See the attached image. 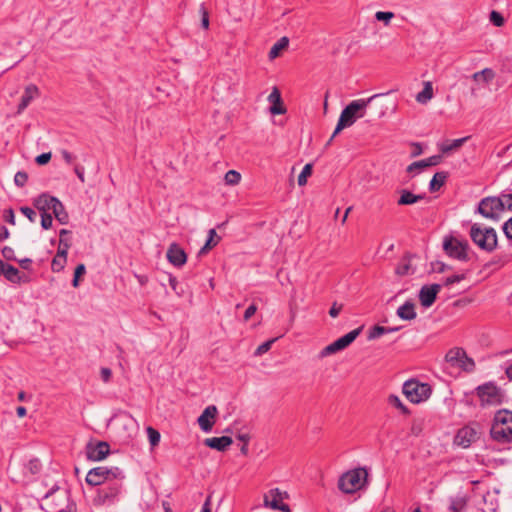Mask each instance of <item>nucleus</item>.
Returning <instances> with one entry per match:
<instances>
[{"label": "nucleus", "mask_w": 512, "mask_h": 512, "mask_svg": "<svg viewBox=\"0 0 512 512\" xmlns=\"http://www.w3.org/2000/svg\"><path fill=\"white\" fill-rule=\"evenodd\" d=\"M383 94H374L368 99H357L350 102L341 112L338 119L337 126L333 132L330 141L335 137L341 130L346 127L352 126L358 118L365 116L366 109L370 102L375 98L382 96Z\"/></svg>", "instance_id": "obj_1"}, {"label": "nucleus", "mask_w": 512, "mask_h": 512, "mask_svg": "<svg viewBox=\"0 0 512 512\" xmlns=\"http://www.w3.org/2000/svg\"><path fill=\"white\" fill-rule=\"evenodd\" d=\"M490 435L493 440L499 443L512 441V411L502 409L495 413Z\"/></svg>", "instance_id": "obj_2"}, {"label": "nucleus", "mask_w": 512, "mask_h": 512, "mask_svg": "<svg viewBox=\"0 0 512 512\" xmlns=\"http://www.w3.org/2000/svg\"><path fill=\"white\" fill-rule=\"evenodd\" d=\"M44 504L48 512H74L75 504L70 499L69 491L58 486L45 494Z\"/></svg>", "instance_id": "obj_3"}, {"label": "nucleus", "mask_w": 512, "mask_h": 512, "mask_svg": "<svg viewBox=\"0 0 512 512\" xmlns=\"http://www.w3.org/2000/svg\"><path fill=\"white\" fill-rule=\"evenodd\" d=\"M470 237L484 251L492 252L497 246V234L491 227L474 223L470 228Z\"/></svg>", "instance_id": "obj_4"}, {"label": "nucleus", "mask_w": 512, "mask_h": 512, "mask_svg": "<svg viewBox=\"0 0 512 512\" xmlns=\"http://www.w3.org/2000/svg\"><path fill=\"white\" fill-rule=\"evenodd\" d=\"M367 476L364 468L350 470L339 478L338 488L346 494H352L364 486Z\"/></svg>", "instance_id": "obj_5"}, {"label": "nucleus", "mask_w": 512, "mask_h": 512, "mask_svg": "<svg viewBox=\"0 0 512 512\" xmlns=\"http://www.w3.org/2000/svg\"><path fill=\"white\" fill-rule=\"evenodd\" d=\"M124 475L121 469L118 467H105L100 466L91 469L87 476L86 482L92 486H99L105 483H110L113 480H123Z\"/></svg>", "instance_id": "obj_6"}, {"label": "nucleus", "mask_w": 512, "mask_h": 512, "mask_svg": "<svg viewBox=\"0 0 512 512\" xmlns=\"http://www.w3.org/2000/svg\"><path fill=\"white\" fill-rule=\"evenodd\" d=\"M402 392L411 403L419 404L430 397L432 390L429 384L410 379L404 382Z\"/></svg>", "instance_id": "obj_7"}, {"label": "nucleus", "mask_w": 512, "mask_h": 512, "mask_svg": "<svg viewBox=\"0 0 512 512\" xmlns=\"http://www.w3.org/2000/svg\"><path fill=\"white\" fill-rule=\"evenodd\" d=\"M289 499L287 491L280 488H272L263 495V507L273 511L292 512L288 504L285 503Z\"/></svg>", "instance_id": "obj_8"}, {"label": "nucleus", "mask_w": 512, "mask_h": 512, "mask_svg": "<svg viewBox=\"0 0 512 512\" xmlns=\"http://www.w3.org/2000/svg\"><path fill=\"white\" fill-rule=\"evenodd\" d=\"M121 488L122 480H113L110 483H107L106 486L97 491V494L93 499V504L95 506L114 504L118 500Z\"/></svg>", "instance_id": "obj_9"}, {"label": "nucleus", "mask_w": 512, "mask_h": 512, "mask_svg": "<svg viewBox=\"0 0 512 512\" xmlns=\"http://www.w3.org/2000/svg\"><path fill=\"white\" fill-rule=\"evenodd\" d=\"M112 423L121 439L127 441L133 437L138 428L137 421L128 413L123 412L112 419Z\"/></svg>", "instance_id": "obj_10"}, {"label": "nucleus", "mask_w": 512, "mask_h": 512, "mask_svg": "<svg viewBox=\"0 0 512 512\" xmlns=\"http://www.w3.org/2000/svg\"><path fill=\"white\" fill-rule=\"evenodd\" d=\"M476 392L482 406L499 405L502 403L503 395L501 390L491 382L478 386Z\"/></svg>", "instance_id": "obj_11"}, {"label": "nucleus", "mask_w": 512, "mask_h": 512, "mask_svg": "<svg viewBox=\"0 0 512 512\" xmlns=\"http://www.w3.org/2000/svg\"><path fill=\"white\" fill-rule=\"evenodd\" d=\"M445 360L452 366L461 368L467 372H471L475 368L474 360L467 356L464 349L459 347L450 349L446 353Z\"/></svg>", "instance_id": "obj_12"}, {"label": "nucleus", "mask_w": 512, "mask_h": 512, "mask_svg": "<svg viewBox=\"0 0 512 512\" xmlns=\"http://www.w3.org/2000/svg\"><path fill=\"white\" fill-rule=\"evenodd\" d=\"M360 331L361 328L354 329L324 347L319 354L320 358L327 357L347 348L357 338V336L360 334Z\"/></svg>", "instance_id": "obj_13"}, {"label": "nucleus", "mask_w": 512, "mask_h": 512, "mask_svg": "<svg viewBox=\"0 0 512 512\" xmlns=\"http://www.w3.org/2000/svg\"><path fill=\"white\" fill-rule=\"evenodd\" d=\"M503 202L501 195L499 197H487L481 200L478 211L485 218L495 219L503 211Z\"/></svg>", "instance_id": "obj_14"}, {"label": "nucleus", "mask_w": 512, "mask_h": 512, "mask_svg": "<svg viewBox=\"0 0 512 512\" xmlns=\"http://www.w3.org/2000/svg\"><path fill=\"white\" fill-rule=\"evenodd\" d=\"M467 247V243L452 237L445 239L443 243V248L450 257L462 261L467 259Z\"/></svg>", "instance_id": "obj_15"}, {"label": "nucleus", "mask_w": 512, "mask_h": 512, "mask_svg": "<svg viewBox=\"0 0 512 512\" xmlns=\"http://www.w3.org/2000/svg\"><path fill=\"white\" fill-rule=\"evenodd\" d=\"M217 414L218 409L215 405H209L203 410L197 419L198 425L202 431L206 433L212 431Z\"/></svg>", "instance_id": "obj_16"}, {"label": "nucleus", "mask_w": 512, "mask_h": 512, "mask_svg": "<svg viewBox=\"0 0 512 512\" xmlns=\"http://www.w3.org/2000/svg\"><path fill=\"white\" fill-rule=\"evenodd\" d=\"M440 290V284L424 285L419 292L421 305L426 308L430 307L435 302L436 296Z\"/></svg>", "instance_id": "obj_17"}, {"label": "nucleus", "mask_w": 512, "mask_h": 512, "mask_svg": "<svg viewBox=\"0 0 512 512\" xmlns=\"http://www.w3.org/2000/svg\"><path fill=\"white\" fill-rule=\"evenodd\" d=\"M40 96L39 88L35 84H29L25 87L20 103L17 107V114L20 115L30 105V103Z\"/></svg>", "instance_id": "obj_18"}, {"label": "nucleus", "mask_w": 512, "mask_h": 512, "mask_svg": "<svg viewBox=\"0 0 512 512\" xmlns=\"http://www.w3.org/2000/svg\"><path fill=\"white\" fill-rule=\"evenodd\" d=\"M42 465L41 462L36 459H30L27 463L22 466V477H18L16 475L13 476V480L16 482H26L30 480V478L41 471Z\"/></svg>", "instance_id": "obj_19"}, {"label": "nucleus", "mask_w": 512, "mask_h": 512, "mask_svg": "<svg viewBox=\"0 0 512 512\" xmlns=\"http://www.w3.org/2000/svg\"><path fill=\"white\" fill-rule=\"evenodd\" d=\"M477 439V431L470 427L465 426L458 430L455 436V444L463 448L469 447Z\"/></svg>", "instance_id": "obj_20"}, {"label": "nucleus", "mask_w": 512, "mask_h": 512, "mask_svg": "<svg viewBox=\"0 0 512 512\" xmlns=\"http://www.w3.org/2000/svg\"><path fill=\"white\" fill-rule=\"evenodd\" d=\"M166 256L168 261L176 267L183 266L187 261V254L177 243L170 244Z\"/></svg>", "instance_id": "obj_21"}, {"label": "nucleus", "mask_w": 512, "mask_h": 512, "mask_svg": "<svg viewBox=\"0 0 512 512\" xmlns=\"http://www.w3.org/2000/svg\"><path fill=\"white\" fill-rule=\"evenodd\" d=\"M110 452V447L106 442L97 444H88L86 448L87 457L93 461L103 460Z\"/></svg>", "instance_id": "obj_22"}, {"label": "nucleus", "mask_w": 512, "mask_h": 512, "mask_svg": "<svg viewBox=\"0 0 512 512\" xmlns=\"http://www.w3.org/2000/svg\"><path fill=\"white\" fill-rule=\"evenodd\" d=\"M268 101L271 103L270 113L273 115H281L286 112L283 105L280 91L277 87H273L271 93L268 96Z\"/></svg>", "instance_id": "obj_23"}, {"label": "nucleus", "mask_w": 512, "mask_h": 512, "mask_svg": "<svg viewBox=\"0 0 512 512\" xmlns=\"http://www.w3.org/2000/svg\"><path fill=\"white\" fill-rule=\"evenodd\" d=\"M232 438L228 436L206 438L204 444L217 451H225L231 444Z\"/></svg>", "instance_id": "obj_24"}, {"label": "nucleus", "mask_w": 512, "mask_h": 512, "mask_svg": "<svg viewBox=\"0 0 512 512\" xmlns=\"http://www.w3.org/2000/svg\"><path fill=\"white\" fill-rule=\"evenodd\" d=\"M53 200H56V197L43 193L33 200V205L41 214L49 213L52 211Z\"/></svg>", "instance_id": "obj_25"}, {"label": "nucleus", "mask_w": 512, "mask_h": 512, "mask_svg": "<svg viewBox=\"0 0 512 512\" xmlns=\"http://www.w3.org/2000/svg\"><path fill=\"white\" fill-rule=\"evenodd\" d=\"M441 161H442V156L441 155H434V156H431V157H429L427 159H423V160L411 163L407 167V171L408 172H413L414 170H420V169H423L425 167L436 166Z\"/></svg>", "instance_id": "obj_26"}, {"label": "nucleus", "mask_w": 512, "mask_h": 512, "mask_svg": "<svg viewBox=\"0 0 512 512\" xmlns=\"http://www.w3.org/2000/svg\"><path fill=\"white\" fill-rule=\"evenodd\" d=\"M52 213L55 216V218L59 221V223H61V224L68 223V221H69L68 213L66 212L64 205L58 198H56V200H53Z\"/></svg>", "instance_id": "obj_27"}, {"label": "nucleus", "mask_w": 512, "mask_h": 512, "mask_svg": "<svg viewBox=\"0 0 512 512\" xmlns=\"http://www.w3.org/2000/svg\"><path fill=\"white\" fill-rule=\"evenodd\" d=\"M468 139H469V136L455 139L452 141H445V142L439 144L438 147H439V150L443 154H449L450 152L459 149Z\"/></svg>", "instance_id": "obj_28"}, {"label": "nucleus", "mask_w": 512, "mask_h": 512, "mask_svg": "<svg viewBox=\"0 0 512 512\" xmlns=\"http://www.w3.org/2000/svg\"><path fill=\"white\" fill-rule=\"evenodd\" d=\"M495 77V72L491 68H484L481 71L475 72L471 78L479 84H489Z\"/></svg>", "instance_id": "obj_29"}, {"label": "nucleus", "mask_w": 512, "mask_h": 512, "mask_svg": "<svg viewBox=\"0 0 512 512\" xmlns=\"http://www.w3.org/2000/svg\"><path fill=\"white\" fill-rule=\"evenodd\" d=\"M397 315L403 320H413L416 318L414 303L407 301L397 309Z\"/></svg>", "instance_id": "obj_30"}, {"label": "nucleus", "mask_w": 512, "mask_h": 512, "mask_svg": "<svg viewBox=\"0 0 512 512\" xmlns=\"http://www.w3.org/2000/svg\"><path fill=\"white\" fill-rule=\"evenodd\" d=\"M400 194V198L397 201L398 205H412L424 198L423 195H415L412 192L405 189L401 190Z\"/></svg>", "instance_id": "obj_31"}, {"label": "nucleus", "mask_w": 512, "mask_h": 512, "mask_svg": "<svg viewBox=\"0 0 512 512\" xmlns=\"http://www.w3.org/2000/svg\"><path fill=\"white\" fill-rule=\"evenodd\" d=\"M70 233L71 232L67 229H61L59 231L60 239H59L58 251L60 252L61 256H67V254H68V250L71 246V241H70V238H68L67 236L70 235Z\"/></svg>", "instance_id": "obj_32"}, {"label": "nucleus", "mask_w": 512, "mask_h": 512, "mask_svg": "<svg viewBox=\"0 0 512 512\" xmlns=\"http://www.w3.org/2000/svg\"><path fill=\"white\" fill-rule=\"evenodd\" d=\"M220 237L216 234L215 229H210L208 232V239L204 246L199 250L198 256L206 254L210 249L218 244Z\"/></svg>", "instance_id": "obj_33"}, {"label": "nucleus", "mask_w": 512, "mask_h": 512, "mask_svg": "<svg viewBox=\"0 0 512 512\" xmlns=\"http://www.w3.org/2000/svg\"><path fill=\"white\" fill-rule=\"evenodd\" d=\"M397 275L405 276L412 274L414 269L411 266V257L409 255L404 256L398 263L396 270Z\"/></svg>", "instance_id": "obj_34"}, {"label": "nucleus", "mask_w": 512, "mask_h": 512, "mask_svg": "<svg viewBox=\"0 0 512 512\" xmlns=\"http://www.w3.org/2000/svg\"><path fill=\"white\" fill-rule=\"evenodd\" d=\"M432 97H433L432 83L429 81L424 82V87H423L422 91H420L416 95V101L420 104H426L432 99Z\"/></svg>", "instance_id": "obj_35"}, {"label": "nucleus", "mask_w": 512, "mask_h": 512, "mask_svg": "<svg viewBox=\"0 0 512 512\" xmlns=\"http://www.w3.org/2000/svg\"><path fill=\"white\" fill-rule=\"evenodd\" d=\"M289 45V39L287 37L280 38L270 49L269 51V59L273 60L277 58L283 50H285Z\"/></svg>", "instance_id": "obj_36"}, {"label": "nucleus", "mask_w": 512, "mask_h": 512, "mask_svg": "<svg viewBox=\"0 0 512 512\" xmlns=\"http://www.w3.org/2000/svg\"><path fill=\"white\" fill-rule=\"evenodd\" d=\"M467 505V498L464 495H457L450 498L449 511L463 512Z\"/></svg>", "instance_id": "obj_37"}, {"label": "nucleus", "mask_w": 512, "mask_h": 512, "mask_svg": "<svg viewBox=\"0 0 512 512\" xmlns=\"http://www.w3.org/2000/svg\"><path fill=\"white\" fill-rule=\"evenodd\" d=\"M2 275H4L5 278L10 282H20L19 270L12 265L5 264L4 272H2Z\"/></svg>", "instance_id": "obj_38"}, {"label": "nucleus", "mask_w": 512, "mask_h": 512, "mask_svg": "<svg viewBox=\"0 0 512 512\" xmlns=\"http://www.w3.org/2000/svg\"><path fill=\"white\" fill-rule=\"evenodd\" d=\"M388 403L395 407L396 409L400 410L401 413L408 415L410 413V410L403 404L400 397L397 395H390L388 397Z\"/></svg>", "instance_id": "obj_39"}, {"label": "nucleus", "mask_w": 512, "mask_h": 512, "mask_svg": "<svg viewBox=\"0 0 512 512\" xmlns=\"http://www.w3.org/2000/svg\"><path fill=\"white\" fill-rule=\"evenodd\" d=\"M66 261H67V256H61L60 252L57 251L56 256L52 260V264H51L52 270L54 272H60L61 270L64 269Z\"/></svg>", "instance_id": "obj_40"}, {"label": "nucleus", "mask_w": 512, "mask_h": 512, "mask_svg": "<svg viewBox=\"0 0 512 512\" xmlns=\"http://www.w3.org/2000/svg\"><path fill=\"white\" fill-rule=\"evenodd\" d=\"M446 175L445 173H436L430 181L429 189L431 191L438 190L445 182Z\"/></svg>", "instance_id": "obj_41"}, {"label": "nucleus", "mask_w": 512, "mask_h": 512, "mask_svg": "<svg viewBox=\"0 0 512 512\" xmlns=\"http://www.w3.org/2000/svg\"><path fill=\"white\" fill-rule=\"evenodd\" d=\"M147 431V435H148V439H149V443L151 445L152 448L156 447L159 442H160V439H161V435L160 433L154 429L153 427H147L146 429Z\"/></svg>", "instance_id": "obj_42"}, {"label": "nucleus", "mask_w": 512, "mask_h": 512, "mask_svg": "<svg viewBox=\"0 0 512 512\" xmlns=\"http://www.w3.org/2000/svg\"><path fill=\"white\" fill-rule=\"evenodd\" d=\"M312 168H313V166H312V164H310V163L306 164V165L303 167V169H302L301 173H300V174H299V176H298V180H297V181H298V185H299V186H304V185H306V183H307V178H308L309 176H311V174H312Z\"/></svg>", "instance_id": "obj_43"}, {"label": "nucleus", "mask_w": 512, "mask_h": 512, "mask_svg": "<svg viewBox=\"0 0 512 512\" xmlns=\"http://www.w3.org/2000/svg\"><path fill=\"white\" fill-rule=\"evenodd\" d=\"M227 185H237L241 180V175L235 170H229L224 177Z\"/></svg>", "instance_id": "obj_44"}, {"label": "nucleus", "mask_w": 512, "mask_h": 512, "mask_svg": "<svg viewBox=\"0 0 512 512\" xmlns=\"http://www.w3.org/2000/svg\"><path fill=\"white\" fill-rule=\"evenodd\" d=\"M375 18L378 21L384 22L386 26L390 24L391 19L394 18V13L390 11H378L375 13Z\"/></svg>", "instance_id": "obj_45"}, {"label": "nucleus", "mask_w": 512, "mask_h": 512, "mask_svg": "<svg viewBox=\"0 0 512 512\" xmlns=\"http://www.w3.org/2000/svg\"><path fill=\"white\" fill-rule=\"evenodd\" d=\"M384 334H387V327L376 325L370 330L368 339L369 340L377 339Z\"/></svg>", "instance_id": "obj_46"}, {"label": "nucleus", "mask_w": 512, "mask_h": 512, "mask_svg": "<svg viewBox=\"0 0 512 512\" xmlns=\"http://www.w3.org/2000/svg\"><path fill=\"white\" fill-rule=\"evenodd\" d=\"M86 272V267L84 264H79L76 269H75V272H74V278L72 280V285L73 287H78L79 286V278L84 275Z\"/></svg>", "instance_id": "obj_47"}, {"label": "nucleus", "mask_w": 512, "mask_h": 512, "mask_svg": "<svg viewBox=\"0 0 512 512\" xmlns=\"http://www.w3.org/2000/svg\"><path fill=\"white\" fill-rule=\"evenodd\" d=\"M276 338L270 339L264 343H262L255 351V355L260 356L266 352H268L272 346V344L275 342Z\"/></svg>", "instance_id": "obj_48"}, {"label": "nucleus", "mask_w": 512, "mask_h": 512, "mask_svg": "<svg viewBox=\"0 0 512 512\" xmlns=\"http://www.w3.org/2000/svg\"><path fill=\"white\" fill-rule=\"evenodd\" d=\"M28 180V175L26 172L18 171L14 176V182L18 187H23Z\"/></svg>", "instance_id": "obj_49"}, {"label": "nucleus", "mask_w": 512, "mask_h": 512, "mask_svg": "<svg viewBox=\"0 0 512 512\" xmlns=\"http://www.w3.org/2000/svg\"><path fill=\"white\" fill-rule=\"evenodd\" d=\"M490 21L497 27H501L504 24L503 16L497 11L490 13Z\"/></svg>", "instance_id": "obj_50"}, {"label": "nucleus", "mask_w": 512, "mask_h": 512, "mask_svg": "<svg viewBox=\"0 0 512 512\" xmlns=\"http://www.w3.org/2000/svg\"><path fill=\"white\" fill-rule=\"evenodd\" d=\"M53 218L49 213L41 214V226L43 229L47 230L52 227Z\"/></svg>", "instance_id": "obj_51"}, {"label": "nucleus", "mask_w": 512, "mask_h": 512, "mask_svg": "<svg viewBox=\"0 0 512 512\" xmlns=\"http://www.w3.org/2000/svg\"><path fill=\"white\" fill-rule=\"evenodd\" d=\"M20 211L23 215H25L29 219L30 222H32V223L35 222L37 215H36V212L32 208L24 206V207L20 208Z\"/></svg>", "instance_id": "obj_52"}, {"label": "nucleus", "mask_w": 512, "mask_h": 512, "mask_svg": "<svg viewBox=\"0 0 512 512\" xmlns=\"http://www.w3.org/2000/svg\"><path fill=\"white\" fill-rule=\"evenodd\" d=\"M503 208L512 210V193H502Z\"/></svg>", "instance_id": "obj_53"}, {"label": "nucleus", "mask_w": 512, "mask_h": 512, "mask_svg": "<svg viewBox=\"0 0 512 512\" xmlns=\"http://www.w3.org/2000/svg\"><path fill=\"white\" fill-rule=\"evenodd\" d=\"M1 252H2L3 257L6 260H8V261L16 260L15 252H14L13 248H11L9 246H5V247H3Z\"/></svg>", "instance_id": "obj_54"}, {"label": "nucleus", "mask_w": 512, "mask_h": 512, "mask_svg": "<svg viewBox=\"0 0 512 512\" xmlns=\"http://www.w3.org/2000/svg\"><path fill=\"white\" fill-rule=\"evenodd\" d=\"M3 217L5 221L10 223L11 225H15V214L13 209L9 208L4 211Z\"/></svg>", "instance_id": "obj_55"}, {"label": "nucleus", "mask_w": 512, "mask_h": 512, "mask_svg": "<svg viewBox=\"0 0 512 512\" xmlns=\"http://www.w3.org/2000/svg\"><path fill=\"white\" fill-rule=\"evenodd\" d=\"M200 11L202 13V19H201V26L204 28V29H208L209 28V16H208V12L206 11V9L204 8V6H201L200 7Z\"/></svg>", "instance_id": "obj_56"}, {"label": "nucleus", "mask_w": 512, "mask_h": 512, "mask_svg": "<svg viewBox=\"0 0 512 512\" xmlns=\"http://www.w3.org/2000/svg\"><path fill=\"white\" fill-rule=\"evenodd\" d=\"M463 279H464V275L463 274L453 275V276L447 277L445 279V285L449 286V285H452L454 283H458V282L462 281Z\"/></svg>", "instance_id": "obj_57"}, {"label": "nucleus", "mask_w": 512, "mask_h": 512, "mask_svg": "<svg viewBox=\"0 0 512 512\" xmlns=\"http://www.w3.org/2000/svg\"><path fill=\"white\" fill-rule=\"evenodd\" d=\"M342 308H343L342 304H337L336 302L333 303V305L331 306V308L329 310V315L333 318H336L340 314Z\"/></svg>", "instance_id": "obj_58"}, {"label": "nucleus", "mask_w": 512, "mask_h": 512, "mask_svg": "<svg viewBox=\"0 0 512 512\" xmlns=\"http://www.w3.org/2000/svg\"><path fill=\"white\" fill-rule=\"evenodd\" d=\"M51 159V153H42L36 157V163L39 165L47 164Z\"/></svg>", "instance_id": "obj_59"}, {"label": "nucleus", "mask_w": 512, "mask_h": 512, "mask_svg": "<svg viewBox=\"0 0 512 512\" xmlns=\"http://www.w3.org/2000/svg\"><path fill=\"white\" fill-rule=\"evenodd\" d=\"M503 231L508 238L512 239V217L504 223Z\"/></svg>", "instance_id": "obj_60"}, {"label": "nucleus", "mask_w": 512, "mask_h": 512, "mask_svg": "<svg viewBox=\"0 0 512 512\" xmlns=\"http://www.w3.org/2000/svg\"><path fill=\"white\" fill-rule=\"evenodd\" d=\"M256 311H257L256 305H254V304L250 305L244 313V320L248 321L256 313Z\"/></svg>", "instance_id": "obj_61"}, {"label": "nucleus", "mask_w": 512, "mask_h": 512, "mask_svg": "<svg viewBox=\"0 0 512 512\" xmlns=\"http://www.w3.org/2000/svg\"><path fill=\"white\" fill-rule=\"evenodd\" d=\"M422 431V425L420 422L418 421H413L412 423V426H411V434H413L414 436H418Z\"/></svg>", "instance_id": "obj_62"}, {"label": "nucleus", "mask_w": 512, "mask_h": 512, "mask_svg": "<svg viewBox=\"0 0 512 512\" xmlns=\"http://www.w3.org/2000/svg\"><path fill=\"white\" fill-rule=\"evenodd\" d=\"M61 156L64 159V161L68 164H71L75 159V156L67 150H62Z\"/></svg>", "instance_id": "obj_63"}, {"label": "nucleus", "mask_w": 512, "mask_h": 512, "mask_svg": "<svg viewBox=\"0 0 512 512\" xmlns=\"http://www.w3.org/2000/svg\"><path fill=\"white\" fill-rule=\"evenodd\" d=\"M101 378L104 382H108L111 379L112 371L109 368H102L100 371Z\"/></svg>", "instance_id": "obj_64"}]
</instances>
